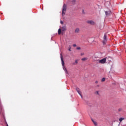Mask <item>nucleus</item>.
Wrapping results in <instances>:
<instances>
[{
	"instance_id": "a211bd4d",
	"label": "nucleus",
	"mask_w": 126,
	"mask_h": 126,
	"mask_svg": "<svg viewBox=\"0 0 126 126\" xmlns=\"http://www.w3.org/2000/svg\"><path fill=\"white\" fill-rule=\"evenodd\" d=\"M72 2L73 3H75V0H72Z\"/></svg>"
},
{
	"instance_id": "f3484780",
	"label": "nucleus",
	"mask_w": 126,
	"mask_h": 126,
	"mask_svg": "<svg viewBox=\"0 0 126 126\" xmlns=\"http://www.w3.org/2000/svg\"><path fill=\"white\" fill-rule=\"evenodd\" d=\"M77 50H81V48H80V47H77L76 48Z\"/></svg>"
},
{
	"instance_id": "ddd939ff",
	"label": "nucleus",
	"mask_w": 126,
	"mask_h": 126,
	"mask_svg": "<svg viewBox=\"0 0 126 126\" xmlns=\"http://www.w3.org/2000/svg\"><path fill=\"white\" fill-rule=\"evenodd\" d=\"M88 60V58H84L82 59V61H87Z\"/></svg>"
},
{
	"instance_id": "bb28decb",
	"label": "nucleus",
	"mask_w": 126,
	"mask_h": 126,
	"mask_svg": "<svg viewBox=\"0 0 126 126\" xmlns=\"http://www.w3.org/2000/svg\"><path fill=\"white\" fill-rule=\"evenodd\" d=\"M7 126H8V125H7Z\"/></svg>"
},
{
	"instance_id": "39448f33",
	"label": "nucleus",
	"mask_w": 126,
	"mask_h": 126,
	"mask_svg": "<svg viewBox=\"0 0 126 126\" xmlns=\"http://www.w3.org/2000/svg\"><path fill=\"white\" fill-rule=\"evenodd\" d=\"M87 23L91 24V25H95V22L93 21H88Z\"/></svg>"
},
{
	"instance_id": "aec40b11",
	"label": "nucleus",
	"mask_w": 126,
	"mask_h": 126,
	"mask_svg": "<svg viewBox=\"0 0 126 126\" xmlns=\"http://www.w3.org/2000/svg\"><path fill=\"white\" fill-rule=\"evenodd\" d=\"M73 47H76V44H73Z\"/></svg>"
},
{
	"instance_id": "6e6552de",
	"label": "nucleus",
	"mask_w": 126,
	"mask_h": 126,
	"mask_svg": "<svg viewBox=\"0 0 126 126\" xmlns=\"http://www.w3.org/2000/svg\"><path fill=\"white\" fill-rule=\"evenodd\" d=\"M76 90L79 95H81V91H80V89L79 88H76Z\"/></svg>"
},
{
	"instance_id": "f257e3e1",
	"label": "nucleus",
	"mask_w": 126,
	"mask_h": 126,
	"mask_svg": "<svg viewBox=\"0 0 126 126\" xmlns=\"http://www.w3.org/2000/svg\"><path fill=\"white\" fill-rule=\"evenodd\" d=\"M65 11H66V4H64L63 5V10H62V15H64L65 14Z\"/></svg>"
},
{
	"instance_id": "20e7f679",
	"label": "nucleus",
	"mask_w": 126,
	"mask_h": 126,
	"mask_svg": "<svg viewBox=\"0 0 126 126\" xmlns=\"http://www.w3.org/2000/svg\"><path fill=\"white\" fill-rule=\"evenodd\" d=\"M61 59L62 61V63L63 66H64V61H63V55L61 54Z\"/></svg>"
},
{
	"instance_id": "4468645a",
	"label": "nucleus",
	"mask_w": 126,
	"mask_h": 126,
	"mask_svg": "<svg viewBox=\"0 0 126 126\" xmlns=\"http://www.w3.org/2000/svg\"><path fill=\"white\" fill-rule=\"evenodd\" d=\"M94 94H95V95H100V94H99V91H95L94 92Z\"/></svg>"
},
{
	"instance_id": "2eb2a0df",
	"label": "nucleus",
	"mask_w": 126,
	"mask_h": 126,
	"mask_svg": "<svg viewBox=\"0 0 126 126\" xmlns=\"http://www.w3.org/2000/svg\"><path fill=\"white\" fill-rule=\"evenodd\" d=\"M105 80H106V79H105V78H103L101 79V82H104V81H105Z\"/></svg>"
},
{
	"instance_id": "423d86ee",
	"label": "nucleus",
	"mask_w": 126,
	"mask_h": 126,
	"mask_svg": "<svg viewBox=\"0 0 126 126\" xmlns=\"http://www.w3.org/2000/svg\"><path fill=\"white\" fill-rule=\"evenodd\" d=\"M111 13H112L111 11H105V14L106 16H110V15H111Z\"/></svg>"
},
{
	"instance_id": "b1692460",
	"label": "nucleus",
	"mask_w": 126,
	"mask_h": 126,
	"mask_svg": "<svg viewBox=\"0 0 126 126\" xmlns=\"http://www.w3.org/2000/svg\"><path fill=\"white\" fill-rule=\"evenodd\" d=\"M80 96H81L82 99V98H83V97L82 96V95L81 94V95H80Z\"/></svg>"
},
{
	"instance_id": "9b49d317",
	"label": "nucleus",
	"mask_w": 126,
	"mask_h": 126,
	"mask_svg": "<svg viewBox=\"0 0 126 126\" xmlns=\"http://www.w3.org/2000/svg\"><path fill=\"white\" fill-rule=\"evenodd\" d=\"M124 120H125L124 118H120L119 119V122H120V123H122V122H123V121H124Z\"/></svg>"
},
{
	"instance_id": "7ed1b4c3",
	"label": "nucleus",
	"mask_w": 126,
	"mask_h": 126,
	"mask_svg": "<svg viewBox=\"0 0 126 126\" xmlns=\"http://www.w3.org/2000/svg\"><path fill=\"white\" fill-rule=\"evenodd\" d=\"M106 58H103V59H101L98 61L99 63H106Z\"/></svg>"
},
{
	"instance_id": "f8f14e48",
	"label": "nucleus",
	"mask_w": 126,
	"mask_h": 126,
	"mask_svg": "<svg viewBox=\"0 0 126 126\" xmlns=\"http://www.w3.org/2000/svg\"><path fill=\"white\" fill-rule=\"evenodd\" d=\"M92 122L94 124V126H97V122H96V121H94V120H92Z\"/></svg>"
},
{
	"instance_id": "0eeeda50",
	"label": "nucleus",
	"mask_w": 126,
	"mask_h": 126,
	"mask_svg": "<svg viewBox=\"0 0 126 126\" xmlns=\"http://www.w3.org/2000/svg\"><path fill=\"white\" fill-rule=\"evenodd\" d=\"M79 32H80V29L79 28H77L75 30V33L76 34H78Z\"/></svg>"
},
{
	"instance_id": "a878e982",
	"label": "nucleus",
	"mask_w": 126,
	"mask_h": 126,
	"mask_svg": "<svg viewBox=\"0 0 126 126\" xmlns=\"http://www.w3.org/2000/svg\"><path fill=\"white\" fill-rule=\"evenodd\" d=\"M69 51H71V50L70 49V48L69 49Z\"/></svg>"
},
{
	"instance_id": "f03ea898",
	"label": "nucleus",
	"mask_w": 126,
	"mask_h": 126,
	"mask_svg": "<svg viewBox=\"0 0 126 126\" xmlns=\"http://www.w3.org/2000/svg\"><path fill=\"white\" fill-rule=\"evenodd\" d=\"M107 35L106 34H104L103 36V40L102 41L103 44L106 45V43H107Z\"/></svg>"
},
{
	"instance_id": "412c9836",
	"label": "nucleus",
	"mask_w": 126,
	"mask_h": 126,
	"mask_svg": "<svg viewBox=\"0 0 126 126\" xmlns=\"http://www.w3.org/2000/svg\"><path fill=\"white\" fill-rule=\"evenodd\" d=\"M61 24H63V22L62 21H61Z\"/></svg>"
},
{
	"instance_id": "6ab92c4d",
	"label": "nucleus",
	"mask_w": 126,
	"mask_h": 126,
	"mask_svg": "<svg viewBox=\"0 0 126 126\" xmlns=\"http://www.w3.org/2000/svg\"><path fill=\"white\" fill-rule=\"evenodd\" d=\"M122 108H119V109H118V111H119V112H121V111H122Z\"/></svg>"
},
{
	"instance_id": "9d476101",
	"label": "nucleus",
	"mask_w": 126,
	"mask_h": 126,
	"mask_svg": "<svg viewBox=\"0 0 126 126\" xmlns=\"http://www.w3.org/2000/svg\"><path fill=\"white\" fill-rule=\"evenodd\" d=\"M61 33H62V29H59L58 30V34L61 35Z\"/></svg>"
},
{
	"instance_id": "5701e85b",
	"label": "nucleus",
	"mask_w": 126,
	"mask_h": 126,
	"mask_svg": "<svg viewBox=\"0 0 126 126\" xmlns=\"http://www.w3.org/2000/svg\"><path fill=\"white\" fill-rule=\"evenodd\" d=\"M95 83H96V84H98V81H95Z\"/></svg>"
},
{
	"instance_id": "1a4fd4ad",
	"label": "nucleus",
	"mask_w": 126,
	"mask_h": 126,
	"mask_svg": "<svg viewBox=\"0 0 126 126\" xmlns=\"http://www.w3.org/2000/svg\"><path fill=\"white\" fill-rule=\"evenodd\" d=\"M62 31H66V26H63L61 28Z\"/></svg>"
},
{
	"instance_id": "4be33fe9",
	"label": "nucleus",
	"mask_w": 126,
	"mask_h": 126,
	"mask_svg": "<svg viewBox=\"0 0 126 126\" xmlns=\"http://www.w3.org/2000/svg\"><path fill=\"white\" fill-rule=\"evenodd\" d=\"M84 53H81V56H84Z\"/></svg>"
},
{
	"instance_id": "393cba45",
	"label": "nucleus",
	"mask_w": 126,
	"mask_h": 126,
	"mask_svg": "<svg viewBox=\"0 0 126 126\" xmlns=\"http://www.w3.org/2000/svg\"><path fill=\"white\" fill-rule=\"evenodd\" d=\"M99 85H98L96 86V87H99Z\"/></svg>"
},
{
	"instance_id": "dca6fc26",
	"label": "nucleus",
	"mask_w": 126,
	"mask_h": 126,
	"mask_svg": "<svg viewBox=\"0 0 126 126\" xmlns=\"http://www.w3.org/2000/svg\"><path fill=\"white\" fill-rule=\"evenodd\" d=\"M75 64H77V63H78V61L77 60H75Z\"/></svg>"
}]
</instances>
